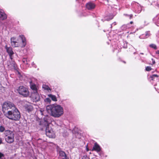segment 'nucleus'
I'll use <instances>...</instances> for the list:
<instances>
[{"instance_id": "1", "label": "nucleus", "mask_w": 159, "mask_h": 159, "mask_svg": "<svg viewBox=\"0 0 159 159\" xmlns=\"http://www.w3.org/2000/svg\"><path fill=\"white\" fill-rule=\"evenodd\" d=\"M46 109L47 112L51 116L58 118L62 116L64 113L63 109L60 105H50L47 106Z\"/></svg>"}, {"instance_id": "2", "label": "nucleus", "mask_w": 159, "mask_h": 159, "mask_svg": "<svg viewBox=\"0 0 159 159\" xmlns=\"http://www.w3.org/2000/svg\"><path fill=\"white\" fill-rule=\"evenodd\" d=\"M4 115L9 119L15 121L19 120L20 117V113L16 107L9 111Z\"/></svg>"}, {"instance_id": "3", "label": "nucleus", "mask_w": 159, "mask_h": 159, "mask_svg": "<svg viewBox=\"0 0 159 159\" xmlns=\"http://www.w3.org/2000/svg\"><path fill=\"white\" fill-rule=\"evenodd\" d=\"M22 39V44L16 41V38L14 37L11 38V43L12 46L14 47H24L26 45V40L25 37L23 35H20L19 36Z\"/></svg>"}, {"instance_id": "4", "label": "nucleus", "mask_w": 159, "mask_h": 159, "mask_svg": "<svg viewBox=\"0 0 159 159\" xmlns=\"http://www.w3.org/2000/svg\"><path fill=\"white\" fill-rule=\"evenodd\" d=\"M2 111L4 114L13 108L16 107L14 104L9 101L5 102H4L2 105Z\"/></svg>"}, {"instance_id": "5", "label": "nucleus", "mask_w": 159, "mask_h": 159, "mask_svg": "<svg viewBox=\"0 0 159 159\" xmlns=\"http://www.w3.org/2000/svg\"><path fill=\"white\" fill-rule=\"evenodd\" d=\"M17 91L19 94L24 97H27L29 95V92L28 89L23 86H20L17 89Z\"/></svg>"}, {"instance_id": "6", "label": "nucleus", "mask_w": 159, "mask_h": 159, "mask_svg": "<svg viewBox=\"0 0 159 159\" xmlns=\"http://www.w3.org/2000/svg\"><path fill=\"white\" fill-rule=\"evenodd\" d=\"M45 130L46 135L48 137L52 138H55V134L53 133L52 130L49 129V128L48 125L46 127Z\"/></svg>"}, {"instance_id": "7", "label": "nucleus", "mask_w": 159, "mask_h": 159, "mask_svg": "<svg viewBox=\"0 0 159 159\" xmlns=\"http://www.w3.org/2000/svg\"><path fill=\"white\" fill-rule=\"evenodd\" d=\"M59 154V158L61 159H69L66 153L63 151L59 150L58 151Z\"/></svg>"}, {"instance_id": "8", "label": "nucleus", "mask_w": 159, "mask_h": 159, "mask_svg": "<svg viewBox=\"0 0 159 159\" xmlns=\"http://www.w3.org/2000/svg\"><path fill=\"white\" fill-rule=\"evenodd\" d=\"M5 48L8 54L10 57V58L12 60V56L14 54V53L12 50V48L11 47H7V45H6Z\"/></svg>"}, {"instance_id": "9", "label": "nucleus", "mask_w": 159, "mask_h": 159, "mask_svg": "<svg viewBox=\"0 0 159 159\" xmlns=\"http://www.w3.org/2000/svg\"><path fill=\"white\" fill-rule=\"evenodd\" d=\"M32 96L33 99L35 102L38 101L40 99V96L38 93V92H34L32 94Z\"/></svg>"}, {"instance_id": "10", "label": "nucleus", "mask_w": 159, "mask_h": 159, "mask_svg": "<svg viewBox=\"0 0 159 159\" xmlns=\"http://www.w3.org/2000/svg\"><path fill=\"white\" fill-rule=\"evenodd\" d=\"M101 150V148L100 146L97 143V142L94 143V145L92 149V151H96L97 152H100Z\"/></svg>"}, {"instance_id": "11", "label": "nucleus", "mask_w": 159, "mask_h": 159, "mask_svg": "<svg viewBox=\"0 0 159 159\" xmlns=\"http://www.w3.org/2000/svg\"><path fill=\"white\" fill-rule=\"evenodd\" d=\"M14 135L11 136H8V137H5L6 141L9 143H13L14 140Z\"/></svg>"}, {"instance_id": "12", "label": "nucleus", "mask_w": 159, "mask_h": 159, "mask_svg": "<svg viewBox=\"0 0 159 159\" xmlns=\"http://www.w3.org/2000/svg\"><path fill=\"white\" fill-rule=\"evenodd\" d=\"M5 137H8V136H11L14 135L13 132L10 130H6L4 133Z\"/></svg>"}, {"instance_id": "13", "label": "nucleus", "mask_w": 159, "mask_h": 159, "mask_svg": "<svg viewBox=\"0 0 159 159\" xmlns=\"http://www.w3.org/2000/svg\"><path fill=\"white\" fill-rule=\"evenodd\" d=\"M30 84L31 89L33 90L34 92H38V89L36 84L33 83L32 81L30 82Z\"/></svg>"}, {"instance_id": "14", "label": "nucleus", "mask_w": 159, "mask_h": 159, "mask_svg": "<svg viewBox=\"0 0 159 159\" xmlns=\"http://www.w3.org/2000/svg\"><path fill=\"white\" fill-rule=\"evenodd\" d=\"M95 7L94 4L91 2H88L86 4V7L88 9H94Z\"/></svg>"}, {"instance_id": "15", "label": "nucleus", "mask_w": 159, "mask_h": 159, "mask_svg": "<svg viewBox=\"0 0 159 159\" xmlns=\"http://www.w3.org/2000/svg\"><path fill=\"white\" fill-rule=\"evenodd\" d=\"M7 15L3 11H0V20H3L7 19Z\"/></svg>"}, {"instance_id": "16", "label": "nucleus", "mask_w": 159, "mask_h": 159, "mask_svg": "<svg viewBox=\"0 0 159 159\" xmlns=\"http://www.w3.org/2000/svg\"><path fill=\"white\" fill-rule=\"evenodd\" d=\"M48 96L50 98H51L52 101L55 102H56L57 101L56 96L51 94H50L48 95Z\"/></svg>"}, {"instance_id": "17", "label": "nucleus", "mask_w": 159, "mask_h": 159, "mask_svg": "<svg viewBox=\"0 0 159 159\" xmlns=\"http://www.w3.org/2000/svg\"><path fill=\"white\" fill-rule=\"evenodd\" d=\"M150 33L149 31H147L145 32V34H143L142 36H143L144 35V37H143V39H147L149 37L150 35Z\"/></svg>"}, {"instance_id": "18", "label": "nucleus", "mask_w": 159, "mask_h": 159, "mask_svg": "<svg viewBox=\"0 0 159 159\" xmlns=\"http://www.w3.org/2000/svg\"><path fill=\"white\" fill-rule=\"evenodd\" d=\"M159 77V75L156 74H153L152 75H150V78L151 79L150 81H154V79L155 78H158Z\"/></svg>"}, {"instance_id": "19", "label": "nucleus", "mask_w": 159, "mask_h": 159, "mask_svg": "<svg viewBox=\"0 0 159 159\" xmlns=\"http://www.w3.org/2000/svg\"><path fill=\"white\" fill-rule=\"evenodd\" d=\"M26 108V110L28 112L32 111L33 109V107L31 105H27Z\"/></svg>"}, {"instance_id": "20", "label": "nucleus", "mask_w": 159, "mask_h": 159, "mask_svg": "<svg viewBox=\"0 0 159 159\" xmlns=\"http://www.w3.org/2000/svg\"><path fill=\"white\" fill-rule=\"evenodd\" d=\"M6 130H5V128L4 127L1 125L0 126V132H3L4 131L5 132V131Z\"/></svg>"}, {"instance_id": "21", "label": "nucleus", "mask_w": 159, "mask_h": 159, "mask_svg": "<svg viewBox=\"0 0 159 159\" xmlns=\"http://www.w3.org/2000/svg\"><path fill=\"white\" fill-rule=\"evenodd\" d=\"M149 47L151 48H153L155 49H157V47L155 44H151L149 45Z\"/></svg>"}, {"instance_id": "22", "label": "nucleus", "mask_w": 159, "mask_h": 159, "mask_svg": "<svg viewBox=\"0 0 159 159\" xmlns=\"http://www.w3.org/2000/svg\"><path fill=\"white\" fill-rule=\"evenodd\" d=\"M22 61L25 64H28V61L27 59V58H24L22 59Z\"/></svg>"}, {"instance_id": "23", "label": "nucleus", "mask_w": 159, "mask_h": 159, "mask_svg": "<svg viewBox=\"0 0 159 159\" xmlns=\"http://www.w3.org/2000/svg\"><path fill=\"white\" fill-rule=\"evenodd\" d=\"M81 159H90L89 156L87 155H84L83 156Z\"/></svg>"}, {"instance_id": "24", "label": "nucleus", "mask_w": 159, "mask_h": 159, "mask_svg": "<svg viewBox=\"0 0 159 159\" xmlns=\"http://www.w3.org/2000/svg\"><path fill=\"white\" fill-rule=\"evenodd\" d=\"M152 69L150 66H148L146 67V71H149L152 70Z\"/></svg>"}, {"instance_id": "25", "label": "nucleus", "mask_w": 159, "mask_h": 159, "mask_svg": "<svg viewBox=\"0 0 159 159\" xmlns=\"http://www.w3.org/2000/svg\"><path fill=\"white\" fill-rule=\"evenodd\" d=\"M45 102H48L49 103H50L51 102V100L50 98H47L45 100Z\"/></svg>"}, {"instance_id": "26", "label": "nucleus", "mask_w": 159, "mask_h": 159, "mask_svg": "<svg viewBox=\"0 0 159 159\" xmlns=\"http://www.w3.org/2000/svg\"><path fill=\"white\" fill-rule=\"evenodd\" d=\"M43 88L46 90H50V88L48 86L45 85L44 87H43Z\"/></svg>"}, {"instance_id": "27", "label": "nucleus", "mask_w": 159, "mask_h": 159, "mask_svg": "<svg viewBox=\"0 0 159 159\" xmlns=\"http://www.w3.org/2000/svg\"><path fill=\"white\" fill-rule=\"evenodd\" d=\"M125 16H127L129 17V19H131L133 17V15L132 14L128 15V14H125Z\"/></svg>"}, {"instance_id": "28", "label": "nucleus", "mask_w": 159, "mask_h": 159, "mask_svg": "<svg viewBox=\"0 0 159 159\" xmlns=\"http://www.w3.org/2000/svg\"><path fill=\"white\" fill-rule=\"evenodd\" d=\"M4 155L3 154L0 152V159L2 157H4Z\"/></svg>"}, {"instance_id": "29", "label": "nucleus", "mask_w": 159, "mask_h": 159, "mask_svg": "<svg viewBox=\"0 0 159 159\" xmlns=\"http://www.w3.org/2000/svg\"><path fill=\"white\" fill-rule=\"evenodd\" d=\"M2 143V139L0 137V144Z\"/></svg>"}, {"instance_id": "30", "label": "nucleus", "mask_w": 159, "mask_h": 159, "mask_svg": "<svg viewBox=\"0 0 159 159\" xmlns=\"http://www.w3.org/2000/svg\"><path fill=\"white\" fill-rule=\"evenodd\" d=\"M156 53L157 54H158V56H159V50H157L156 52Z\"/></svg>"}, {"instance_id": "31", "label": "nucleus", "mask_w": 159, "mask_h": 159, "mask_svg": "<svg viewBox=\"0 0 159 159\" xmlns=\"http://www.w3.org/2000/svg\"><path fill=\"white\" fill-rule=\"evenodd\" d=\"M133 23V22L132 21H131L130 22V24H132Z\"/></svg>"}, {"instance_id": "32", "label": "nucleus", "mask_w": 159, "mask_h": 159, "mask_svg": "<svg viewBox=\"0 0 159 159\" xmlns=\"http://www.w3.org/2000/svg\"><path fill=\"white\" fill-rule=\"evenodd\" d=\"M155 61H153L152 62V64H155Z\"/></svg>"}, {"instance_id": "33", "label": "nucleus", "mask_w": 159, "mask_h": 159, "mask_svg": "<svg viewBox=\"0 0 159 159\" xmlns=\"http://www.w3.org/2000/svg\"><path fill=\"white\" fill-rule=\"evenodd\" d=\"M82 1V0H81V1L80 2H81Z\"/></svg>"}, {"instance_id": "34", "label": "nucleus", "mask_w": 159, "mask_h": 159, "mask_svg": "<svg viewBox=\"0 0 159 159\" xmlns=\"http://www.w3.org/2000/svg\"><path fill=\"white\" fill-rule=\"evenodd\" d=\"M123 62H124V63H125V61H123Z\"/></svg>"}, {"instance_id": "35", "label": "nucleus", "mask_w": 159, "mask_h": 159, "mask_svg": "<svg viewBox=\"0 0 159 159\" xmlns=\"http://www.w3.org/2000/svg\"><path fill=\"white\" fill-rule=\"evenodd\" d=\"M159 20V19H158V20ZM158 22H159V21H158Z\"/></svg>"}]
</instances>
